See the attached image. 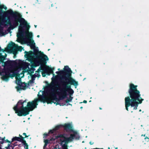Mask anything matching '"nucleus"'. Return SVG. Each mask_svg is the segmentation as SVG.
Segmentation results:
<instances>
[{"instance_id": "0eeeda50", "label": "nucleus", "mask_w": 149, "mask_h": 149, "mask_svg": "<svg viewBox=\"0 0 149 149\" xmlns=\"http://www.w3.org/2000/svg\"><path fill=\"white\" fill-rule=\"evenodd\" d=\"M8 25H10V26L8 28V31L13 30L16 27L13 26V24H12L9 17H4L0 20V36H3L5 35L4 32L3 31V27L1 26H8Z\"/></svg>"}, {"instance_id": "49530a36", "label": "nucleus", "mask_w": 149, "mask_h": 149, "mask_svg": "<svg viewBox=\"0 0 149 149\" xmlns=\"http://www.w3.org/2000/svg\"><path fill=\"white\" fill-rule=\"evenodd\" d=\"M37 37L38 38H39V37H40V36H39V35H37Z\"/></svg>"}, {"instance_id": "f8f14e48", "label": "nucleus", "mask_w": 149, "mask_h": 149, "mask_svg": "<svg viewBox=\"0 0 149 149\" xmlns=\"http://www.w3.org/2000/svg\"><path fill=\"white\" fill-rule=\"evenodd\" d=\"M8 48H12L14 49H16L17 51H21L23 48L20 46H18L15 43L13 42H11V43L9 44L7 46Z\"/></svg>"}, {"instance_id": "423d86ee", "label": "nucleus", "mask_w": 149, "mask_h": 149, "mask_svg": "<svg viewBox=\"0 0 149 149\" xmlns=\"http://www.w3.org/2000/svg\"><path fill=\"white\" fill-rule=\"evenodd\" d=\"M4 64L2 65L4 67L3 72L5 74L3 75L2 78L3 80H8L9 77H13L15 75L13 74H11L10 72H11L13 68L12 67L15 64V62L14 61L8 60L4 63Z\"/></svg>"}, {"instance_id": "a19ab883", "label": "nucleus", "mask_w": 149, "mask_h": 149, "mask_svg": "<svg viewBox=\"0 0 149 149\" xmlns=\"http://www.w3.org/2000/svg\"><path fill=\"white\" fill-rule=\"evenodd\" d=\"M93 142H91L90 141V142H89V143L91 145H92L93 144Z\"/></svg>"}, {"instance_id": "4be33fe9", "label": "nucleus", "mask_w": 149, "mask_h": 149, "mask_svg": "<svg viewBox=\"0 0 149 149\" xmlns=\"http://www.w3.org/2000/svg\"><path fill=\"white\" fill-rule=\"evenodd\" d=\"M5 139L6 137L5 136H4L2 138L1 137H0V140H1V141H0V146H2L1 145L5 142Z\"/></svg>"}, {"instance_id": "412c9836", "label": "nucleus", "mask_w": 149, "mask_h": 149, "mask_svg": "<svg viewBox=\"0 0 149 149\" xmlns=\"http://www.w3.org/2000/svg\"><path fill=\"white\" fill-rule=\"evenodd\" d=\"M22 143H23V145H24V147L25 149H28L29 145L26 143V141L24 139Z\"/></svg>"}, {"instance_id": "f257e3e1", "label": "nucleus", "mask_w": 149, "mask_h": 149, "mask_svg": "<svg viewBox=\"0 0 149 149\" xmlns=\"http://www.w3.org/2000/svg\"><path fill=\"white\" fill-rule=\"evenodd\" d=\"M9 11V14H7L5 17H9L10 18L11 17L14 18L15 19L13 24L16 27L18 26L19 23H20L19 26L18 33L17 34V37L19 38L23 36L25 33L26 35V38L28 39L31 40L29 43L31 48H35V43L33 40L31 39L32 38V33L31 32H29L30 26L27 24L26 21L22 17V15L16 11L14 12L11 9H10Z\"/></svg>"}, {"instance_id": "680f3d73", "label": "nucleus", "mask_w": 149, "mask_h": 149, "mask_svg": "<svg viewBox=\"0 0 149 149\" xmlns=\"http://www.w3.org/2000/svg\"><path fill=\"white\" fill-rule=\"evenodd\" d=\"M70 36H72V34H71V35H70Z\"/></svg>"}, {"instance_id": "13d9d810", "label": "nucleus", "mask_w": 149, "mask_h": 149, "mask_svg": "<svg viewBox=\"0 0 149 149\" xmlns=\"http://www.w3.org/2000/svg\"><path fill=\"white\" fill-rule=\"evenodd\" d=\"M31 67H33V65H31Z\"/></svg>"}, {"instance_id": "dca6fc26", "label": "nucleus", "mask_w": 149, "mask_h": 149, "mask_svg": "<svg viewBox=\"0 0 149 149\" xmlns=\"http://www.w3.org/2000/svg\"><path fill=\"white\" fill-rule=\"evenodd\" d=\"M19 137L15 136L12 139V142H13L14 141H17L21 142L22 143L25 137H23L22 135L19 134Z\"/></svg>"}, {"instance_id": "58836bf2", "label": "nucleus", "mask_w": 149, "mask_h": 149, "mask_svg": "<svg viewBox=\"0 0 149 149\" xmlns=\"http://www.w3.org/2000/svg\"><path fill=\"white\" fill-rule=\"evenodd\" d=\"M44 136H47L48 135V134L47 133H44L43 134Z\"/></svg>"}, {"instance_id": "6e6552de", "label": "nucleus", "mask_w": 149, "mask_h": 149, "mask_svg": "<svg viewBox=\"0 0 149 149\" xmlns=\"http://www.w3.org/2000/svg\"><path fill=\"white\" fill-rule=\"evenodd\" d=\"M72 71L71 70V69L69 68L68 66H65L63 70H61V71H56V73L57 74H62L63 76L62 78V81H66L68 80H71V75Z\"/></svg>"}, {"instance_id": "e2e57ef3", "label": "nucleus", "mask_w": 149, "mask_h": 149, "mask_svg": "<svg viewBox=\"0 0 149 149\" xmlns=\"http://www.w3.org/2000/svg\"><path fill=\"white\" fill-rule=\"evenodd\" d=\"M34 67H35V66H34V65H33Z\"/></svg>"}, {"instance_id": "a18cd8bd", "label": "nucleus", "mask_w": 149, "mask_h": 149, "mask_svg": "<svg viewBox=\"0 0 149 149\" xmlns=\"http://www.w3.org/2000/svg\"><path fill=\"white\" fill-rule=\"evenodd\" d=\"M16 55H14V56H13L14 58H15L16 57Z\"/></svg>"}, {"instance_id": "f3484780", "label": "nucleus", "mask_w": 149, "mask_h": 149, "mask_svg": "<svg viewBox=\"0 0 149 149\" xmlns=\"http://www.w3.org/2000/svg\"><path fill=\"white\" fill-rule=\"evenodd\" d=\"M72 135H70V136L69 137H65L63 140H61L62 143L65 142L64 144H67L69 142H71L72 141V139H71L72 137Z\"/></svg>"}, {"instance_id": "393cba45", "label": "nucleus", "mask_w": 149, "mask_h": 149, "mask_svg": "<svg viewBox=\"0 0 149 149\" xmlns=\"http://www.w3.org/2000/svg\"><path fill=\"white\" fill-rule=\"evenodd\" d=\"M13 146L11 145V144H8V146L5 147V148L6 149H10V147H11L12 149V147H13Z\"/></svg>"}, {"instance_id": "bf43d9fd", "label": "nucleus", "mask_w": 149, "mask_h": 149, "mask_svg": "<svg viewBox=\"0 0 149 149\" xmlns=\"http://www.w3.org/2000/svg\"><path fill=\"white\" fill-rule=\"evenodd\" d=\"M108 148V149H110V148L109 147Z\"/></svg>"}, {"instance_id": "2f4dec72", "label": "nucleus", "mask_w": 149, "mask_h": 149, "mask_svg": "<svg viewBox=\"0 0 149 149\" xmlns=\"http://www.w3.org/2000/svg\"><path fill=\"white\" fill-rule=\"evenodd\" d=\"M13 49V52L14 55H16L17 54V51L16 49Z\"/></svg>"}, {"instance_id": "bb28decb", "label": "nucleus", "mask_w": 149, "mask_h": 149, "mask_svg": "<svg viewBox=\"0 0 149 149\" xmlns=\"http://www.w3.org/2000/svg\"><path fill=\"white\" fill-rule=\"evenodd\" d=\"M144 140H145V141H146L147 142H149V136H146L145 137L144 139Z\"/></svg>"}, {"instance_id": "c03bdc74", "label": "nucleus", "mask_w": 149, "mask_h": 149, "mask_svg": "<svg viewBox=\"0 0 149 149\" xmlns=\"http://www.w3.org/2000/svg\"><path fill=\"white\" fill-rule=\"evenodd\" d=\"M141 136H144V137H146V135H145V134H144V135L142 134V135H141Z\"/></svg>"}, {"instance_id": "9d476101", "label": "nucleus", "mask_w": 149, "mask_h": 149, "mask_svg": "<svg viewBox=\"0 0 149 149\" xmlns=\"http://www.w3.org/2000/svg\"><path fill=\"white\" fill-rule=\"evenodd\" d=\"M24 57L26 58V60L29 61L32 63L33 59V56L35 54L32 51H30L29 52L25 51Z\"/></svg>"}, {"instance_id": "20e7f679", "label": "nucleus", "mask_w": 149, "mask_h": 149, "mask_svg": "<svg viewBox=\"0 0 149 149\" xmlns=\"http://www.w3.org/2000/svg\"><path fill=\"white\" fill-rule=\"evenodd\" d=\"M71 78L72 79L71 80H69V79L66 81H61L62 86L59 88L58 89L60 91L57 93L61 100H63L67 98L68 92L70 95H72L74 93V91L71 88V85H74L76 88L78 85L77 81H76L72 77Z\"/></svg>"}, {"instance_id": "7ed1b4c3", "label": "nucleus", "mask_w": 149, "mask_h": 149, "mask_svg": "<svg viewBox=\"0 0 149 149\" xmlns=\"http://www.w3.org/2000/svg\"><path fill=\"white\" fill-rule=\"evenodd\" d=\"M27 100L23 101L22 100H19L17 104L14 107L13 109L19 116H25L29 114V112L32 111L37 108L38 105L36 100H33L27 103V106L24 107V104L26 105Z\"/></svg>"}, {"instance_id": "cd10ccee", "label": "nucleus", "mask_w": 149, "mask_h": 149, "mask_svg": "<svg viewBox=\"0 0 149 149\" xmlns=\"http://www.w3.org/2000/svg\"><path fill=\"white\" fill-rule=\"evenodd\" d=\"M1 6H2V10H3V9H4L5 10H6L7 9V7L5 6L4 5L1 4Z\"/></svg>"}, {"instance_id": "79ce46f5", "label": "nucleus", "mask_w": 149, "mask_h": 149, "mask_svg": "<svg viewBox=\"0 0 149 149\" xmlns=\"http://www.w3.org/2000/svg\"><path fill=\"white\" fill-rule=\"evenodd\" d=\"M47 145V144L45 143V145L44 146V148H45V147H46Z\"/></svg>"}, {"instance_id": "3c124183", "label": "nucleus", "mask_w": 149, "mask_h": 149, "mask_svg": "<svg viewBox=\"0 0 149 149\" xmlns=\"http://www.w3.org/2000/svg\"><path fill=\"white\" fill-rule=\"evenodd\" d=\"M26 64H27L28 65H29V64L28 63H26Z\"/></svg>"}, {"instance_id": "a211bd4d", "label": "nucleus", "mask_w": 149, "mask_h": 149, "mask_svg": "<svg viewBox=\"0 0 149 149\" xmlns=\"http://www.w3.org/2000/svg\"><path fill=\"white\" fill-rule=\"evenodd\" d=\"M73 98V97H71V96H70L68 98H67L66 100H65V102L66 103H68L67 104V105H72L71 104H70L68 102H71L72 101V99Z\"/></svg>"}, {"instance_id": "052dcab7", "label": "nucleus", "mask_w": 149, "mask_h": 149, "mask_svg": "<svg viewBox=\"0 0 149 149\" xmlns=\"http://www.w3.org/2000/svg\"><path fill=\"white\" fill-rule=\"evenodd\" d=\"M141 111V109H140V110H139V111Z\"/></svg>"}, {"instance_id": "2eb2a0df", "label": "nucleus", "mask_w": 149, "mask_h": 149, "mask_svg": "<svg viewBox=\"0 0 149 149\" xmlns=\"http://www.w3.org/2000/svg\"><path fill=\"white\" fill-rule=\"evenodd\" d=\"M71 132L73 133V134H70L73 135L71 138L72 140L74 139L76 140H79V139L80 136L77 132L73 130V131Z\"/></svg>"}, {"instance_id": "6ab92c4d", "label": "nucleus", "mask_w": 149, "mask_h": 149, "mask_svg": "<svg viewBox=\"0 0 149 149\" xmlns=\"http://www.w3.org/2000/svg\"><path fill=\"white\" fill-rule=\"evenodd\" d=\"M28 68V69L26 70V72H28L29 73H31V74L34 73V70H35V69L34 68H33L31 69H30L28 67V66L26 68Z\"/></svg>"}, {"instance_id": "aec40b11", "label": "nucleus", "mask_w": 149, "mask_h": 149, "mask_svg": "<svg viewBox=\"0 0 149 149\" xmlns=\"http://www.w3.org/2000/svg\"><path fill=\"white\" fill-rule=\"evenodd\" d=\"M29 74L31 76V79L33 80H35V78L36 77H39L40 76V75H38V76H37L35 74H32L31 73H29Z\"/></svg>"}, {"instance_id": "603ef678", "label": "nucleus", "mask_w": 149, "mask_h": 149, "mask_svg": "<svg viewBox=\"0 0 149 149\" xmlns=\"http://www.w3.org/2000/svg\"><path fill=\"white\" fill-rule=\"evenodd\" d=\"M1 147V146H0V149H2Z\"/></svg>"}, {"instance_id": "09e8293b", "label": "nucleus", "mask_w": 149, "mask_h": 149, "mask_svg": "<svg viewBox=\"0 0 149 149\" xmlns=\"http://www.w3.org/2000/svg\"><path fill=\"white\" fill-rule=\"evenodd\" d=\"M37 25H35L34 26L35 28H36L37 27Z\"/></svg>"}, {"instance_id": "37998d69", "label": "nucleus", "mask_w": 149, "mask_h": 149, "mask_svg": "<svg viewBox=\"0 0 149 149\" xmlns=\"http://www.w3.org/2000/svg\"><path fill=\"white\" fill-rule=\"evenodd\" d=\"M54 139L53 138H52L50 139V140L49 141H54Z\"/></svg>"}, {"instance_id": "f03ea898", "label": "nucleus", "mask_w": 149, "mask_h": 149, "mask_svg": "<svg viewBox=\"0 0 149 149\" xmlns=\"http://www.w3.org/2000/svg\"><path fill=\"white\" fill-rule=\"evenodd\" d=\"M137 86L130 84L128 90L129 96L125 98V105L126 109L128 111V107H134V110H136L139 104H141L144 99L141 97L140 92L137 89Z\"/></svg>"}, {"instance_id": "b1692460", "label": "nucleus", "mask_w": 149, "mask_h": 149, "mask_svg": "<svg viewBox=\"0 0 149 149\" xmlns=\"http://www.w3.org/2000/svg\"><path fill=\"white\" fill-rule=\"evenodd\" d=\"M65 137V136L64 134H60L57 136L58 137L62 138L64 139Z\"/></svg>"}, {"instance_id": "4468645a", "label": "nucleus", "mask_w": 149, "mask_h": 149, "mask_svg": "<svg viewBox=\"0 0 149 149\" xmlns=\"http://www.w3.org/2000/svg\"><path fill=\"white\" fill-rule=\"evenodd\" d=\"M63 127L64 128V130L67 132H68L69 131L71 132L73 130L72 126L69 123H65L63 125Z\"/></svg>"}, {"instance_id": "a878e982", "label": "nucleus", "mask_w": 149, "mask_h": 149, "mask_svg": "<svg viewBox=\"0 0 149 149\" xmlns=\"http://www.w3.org/2000/svg\"><path fill=\"white\" fill-rule=\"evenodd\" d=\"M62 149H68L67 144H64L62 146Z\"/></svg>"}, {"instance_id": "72a5a7b5", "label": "nucleus", "mask_w": 149, "mask_h": 149, "mask_svg": "<svg viewBox=\"0 0 149 149\" xmlns=\"http://www.w3.org/2000/svg\"><path fill=\"white\" fill-rule=\"evenodd\" d=\"M23 134V135H24V136H25V137H25V138H27V137H28L29 136H27V135H26V133H23V134Z\"/></svg>"}, {"instance_id": "ddd939ff", "label": "nucleus", "mask_w": 149, "mask_h": 149, "mask_svg": "<svg viewBox=\"0 0 149 149\" xmlns=\"http://www.w3.org/2000/svg\"><path fill=\"white\" fill-rule=\"evenodd\" d=\"M51 94L52 95V99H51V100L53 102V101L55 100L57 102L56 104V105H59L61 106V103H59L60 100H61L60 99L59 96V98L57 97L56 95L54 93V89H53V91H52L51 93Z\"/></svg>"}, {"instance_id": "4c0bfd02", "label": "nucleus", "mask_w": 149, "mask_h": 149, "mask_svg": "<svg viewBox=\"0 0 149 149\" xmlns=\"http://www.w3.org/2000/svg\"><path fill=\"white\" fill-rule=\"evenodd\" d=\"M40 70H41L39 68L36 71V72H39Z\"/></svg>"}, {"instance_id": "0e129e2a", "label": "nucleus", "mask_w": 149, "mask_h": 149, "mask_svg": "<svg viewBox=\"0 0 149 149\" xmlns=\"http://www.w3.org/2000/svg\"><path fill=\"white\" fill-rule=\"evenodd\" d=\"M91 100H90V101H89V102H91Z\"/></svg>"}, {"instance_id": "864d4df0", "label": "nucleus", "mask_w": 149, "mask_h": 149, "mask_svg": "<svg viewBox=\"0 0 149 149\" xmlns=\"http://www.w3.org/2000/svg\"><path fill=\"white\" fill-rule=\"evenodd\" d=\"M99 109H102L101 107H100Z\"/></svg>"}, {"instance_id": "6e6d98bb", "label": "nucleus", "mask_w": 149, "mask_h": 149, "mask_svg": "<svg viewBox=\"0 0 149 149\" xmlns=\"http://www.w3.org/2000/svg\"><path fill=\"white\" fill-rule=\"evenodd\" d=\"M50 50V49H48V51H49Z\"/></svg>"}, {"instance_id": "c9c22d12", "label": "nucleus", "mask_w": 149, "mask_h": 149, "mask_svg": "<svg viewBox=\"0 0 149 149\" xmlns=\"http://www.w3.org/2000/svg\"><path fill=\"white\" fill-rule=\"evenodd\" d=\"M34 80H33L32 79H31V80H30V81H29V83H31V84H32L33 83V81Z\"/></svg>"}, {"instance_id": "c85d7f7f", "label": "nucleus", "mask_w": 149, "mask_h": 149, "mask_svg": "<svg viewBox=\"0 0 149 149\" xmlns=\"http://www.w3.org/2000/svg\"><path fill=\"white\" fill-rule=\"evenodd\" d=\"M55 131V130H54V129L52 130H50L49 131V134H52L53 133H54V132Z\"/></svg>"}, {"instance_id": "7c9ffc66", "label": "nucleus", "mask_w": 149, "mask_h": 149, "mask_svg": "<svg viewBox=\"0 0 149 149\" xmlns=\"http://www.w3.org/2000/svg\"><path fill=\"white\" fill-rule=\"evenodd\" d=\"M5 143L7 142V143H9V144H11V143L12 142V141H10L8 139H6L5 140Z\"/></svg>"}, {"instance_id": "9b49d317", "label": "nucleus", "mask_w": 149, "mask_h": 149, "mask_svg": "<svg viewBox=\"0 0 149 149\" xmlns=\"http://www.w3.org/2000/svg\"><path fill=\"white\" fill-rule=\"evenodd\" d=\"M20 84H18V86H17L16 87V88L18 91L22 90H25L29 85V83H26L25 82H22L21 81H20Z\"/></svg>"}, {"instance_id": "1a4fd4ad", "label": "nucleus", "mask_w": 149, "mask_h": 149, "mask_svg": "<svg viewBox=\"0 0 149 149\" xmlns=\"http://www.w3.org/2000/svg\"><path fill=\"white\" fill-rule=\"evenodd\" d=\"M34 100H36L37 102L38 101H40L43 103L47 102L48 104H52V103H54V104L56 103V102L52 101L51 99L47 98L45 96L41 95H40V96L39 97V99H36Z\"/></svg>"}, {"instance_id": "4d7b16f0", "label": "nucleus", "mask_w": 149, "mask_h": 149, "mask_svg": "<svg viewBox=\"0 0 149 149\" xmlns=\"http://www.w3.org/2000/svg\"><path fill=\"white\" fill-rule=\"evenodd\" d=\"M58 70H60V68H58Z\"/></svg>"}, {"instance_id": "e433bc0d", "label": "nucleus", "mask_w": 149, "mask_h": 149, "mask_svg": "<svg viewBox=\"0 0 149 149\" xmlns=\"http://www.w3.org/2000/svg\"><path fill=\"white\" fill-rule=\"evenodd\" d=\"M83 102L84 103H86L87 102V101H86V100H84ZM83 103V102H79V103Z\"/></svg>"}, {"instance_id": "5701e85b", "label": "nucleus", "mask_w": 149, "mask_h": 149, "mask_svg": "<svg viewBox=\"0 0 149 149\" xmlns=\"http://www.w3.org/2000/svg\"><path fill=\"white\" fill-rule=\"evenodd\" d=\"M61 127H63V125H60L56 126L54 129L55 130V131H56L59 129Z\"/></svg>"}, {"instance_id": "8fccbe9b", "label": "nucleus", "mask_w": 149, "mask_h": 149, "mask_svg": "<svg viewBox=\"0 0 149 149\" xmlns=\"http://www.w3.org/2000/svg\"><path fill=\"white\" fill-rule=\"evenodd\" d=\"M11 143V145H12V146H13V143Z\"/></svg>"}, {"instance_id": "69168bd1", "label": "nucleus", "mask_w": 149, "mask_h": 149, "mask_svg": "<svg viewBox=\"0 0 149 149\" xmlns=\"http://www.w3.org/2000/svg\"><path fill=\"white\" fill-rule=\"evenodd\" d=\"M66 118H68V117H66Z\"/></svg>"}, {"instance_id": "de8ad7c7", "label": "nucleus", "mask_w": 149, "mask_h": 149, "mask_svg": "<svg viewBox=\"0 0 149 149\" xmlns=\"http://www.w3.org/2000/svg\"><path fill=\"white\" fill-rule=\"evenodd\" d=\"M83 108V107H80V109H82Z\"/></svg>"}, {"instance_id": "f704fd0d", "label": "nucleus", "mask_w": 149, "mask_h": 149, "mask_svg": "<svg viewBox=\"0 0 149 149\" xmlns=\"http://www.w3.org/2000/svg\"><path fill=\"white\" fill-rule=\"evenodd\" d=\"M57 83L56 81H55L52 84V85L54 86V85H55Z\"/></svg>"}, {"instance_id": "c756f323", "label": "nucleus", "mask_w": 149, "mask_h": 149, "mask_svg": "<svg viewBox=\"0 0 149 149\" xmlns=\"http://www.w3.org/2000/svg\"><path fill=\"white\" fill-rule=\"evenodd\" d=\"M44 142L45 143L48 144V143H49L50 142L49 140H48V139H47L45 140L44 141Z\"/></svg>"}, {"instance_id": "473e14b6", "label": "nucleus", "mask_w": 149, "mask_h": 149, "mask_svg": "<svg viewBox=\"0 0 149 149\" xmlns=\"http://www.w3.org/2000/svg\"><path fill=\"white\" fill-rule=\"evenodd\" d=\"M17 142H15L14 143H13V146L12 147V149H14V148L16 146H17L18 145L17 144Z\"/></svg>"}, {"instance_id": "39448f33", "label": "nucleus", "mask_w": 149, "mask_h": 149, "mask_svg": "<svg viewBox=\"0 0 149 149\" xmlns=\"http://www.w3.org/2000/svg\"><path fill=\"white\" fill-rule=\"evenodd\" d=\"M34 52L36 54V58L40 60L42 64L41 66L40 67V70L44 71L42 73L43 77H45L46 74L48 75H49L51 74H53V75H54L53 74L54 68L49 67V66H47L45 64L46 63V61L48 60L49 58L47 56L43 54V52L41 51H39L38 49H34Z\"/></svg>"}, {"instance_id": "5fc2aeb1", "label": "nucleus", "mask_w": 149, "mask_h": 149, "mask_svg": "<svg viewBox=\"0 0 149 149\" xmlns=\"http://www.w3.org/2000/svg\"><path fill=\"white\" fill-rule=\"evenodd\" d=\"M38 75H40V74H37V75H36L37 76H38Z\"/></svg>"}, {"instance_id": "ea45409f", "label": "nucleus", "mask_w": 149, "mask_h": 149, "mask_svg": "<svg viewBox=\"0 0 149 149\" xmlns=\"http://www.w3.org/2000/svg\"><path fill=\"white\" fill-rule=\"evenodd\" d=\"M22 146V144H20L18 145V146L19 147H21Z\"/></svg>"}]
</instances>
